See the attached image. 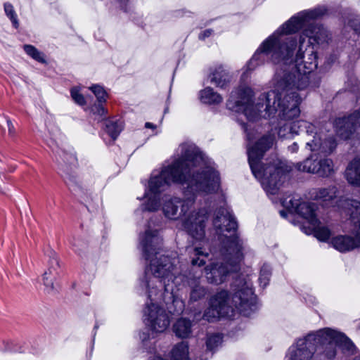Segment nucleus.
Listing matches in <instances>:
<instances>
[{"instance_id": "obj_14", "label": "nucleus", "mask_w": 360, "mask_h": 360, "mask_svg": "<svg viewBox=\"0 0 360 360\" xmlns=\"http://www.w3.org/2000/svg\"><path fill=\"white\" fill-rule=\"evenodd\" d=\"M297 169L300 171L316 174L321 177L330 176L335 172L333 160L317 155H311L302 162L297 164Z\"/></svg>"}, {"instance_id": "obj_36", "label": "nucleus", "mask_w": 360, "mask_h": 360, "mask_svg": "<svg viewBox=\"0 0 360 360\" xmlns=\"http://www.w3.org/2000/svg\"><path fill=\"white\" fill-rule=\"evenodd\" d=\"M94 113L103 117L107 113V110L103 106L102 103H99L98 105L95 106L93 109Z\"/></svg>"}, {"instance_id": "obj_46", "label": "nucleus", "mask_w": 360, "mask_h": 360, "mask_svg": "<svg viewBox=\"0 0 360 360\" xmlns=\"http://www.w3.org/2000/svg\"><path fill=\"white\" fill-rule=\"evenodd\" d=\"M67 155H68L67 154H65L64 158H65V159H66V156H67Z\"/></svg>"}, {"instance_id": "obj_5", "label": "nucleus", "mask_w": 360, "mask_h": 360, "mask_svg": "<svg viewBox=\"0 0 360 360\" xmlns=\"http://www.w3.org/2000/svg\"><path fill=\"white\" fill-rule=\"evenodd\" d=\"M274 136L269 134L262 136L248 149V162L254 176L261 181L266 193L275 195L279 189L281 169L276 164L261 163L265 153L274 145Z\"/></svg>"}, {"instance_id": "obj_32", "label": "nucleus", "mask_w": 360, "mask_h": 360, "mask_svg": "<svg viewBox=\"0 0 360 360\" xmlns=\"http://www.w3.org/2000/svg\"><path fill=\"white\" fill-rule=\"evenodd\" d=\"M90 89L95 94L99 103H103L106 101L107 93L102 86L94 85L90 87Z\"/></svg>"}, {"instance_id": "obj_7", "label": "nucleus", "mask_w": 360, "mask_h": 360, "mask_svg": "<svg viewBox=\"0 0 360 360\" xmlns=\"http://www.w3.org/2000/svg\"><path fill=\"white\" fill-rule=\"evenodd\" d=\"M248 250L244 241L238 237L228 240L221 250L224 262H213L205 267L207 282L214 285L224 283L231 272L238 270V264Z\"/></svg>"}, {"instance_id": "obj_40", "label": "nucleus", "mask_w": 360, "mask_h": 360, "mask_svg": "<svg viewBox=\"0 0 360 360\" xmlns=\"http://www.w3.org/2000/svg\"><path fill=\"white\" fill-rule=\"evenodd\" d=\"M288 150L292 153H295L298 150V145L297 144V143H293L288 147Z\"/></svg>"}, {"instance_id": "obj_35", "label": "nucleus", "mask_w": 360, "mask_h": 360, "mask_svg": "<svg viewBox=\"0 0 360 360\" xmlns=\"http://www.w3.org/2000/svg\"><path fill=\"white\" fill-rule=\"evenodd\" d=\"M71 96L74 101L79 105H84L86 103L84 96L79 93L77 88H72L70 91Z\"/></svg>"}, {"instance_id": "obj_23", "label": "nucleus", "mask_w": 360, "mask_h": 360, "mask_svg": "<svg viewBox=\"0 0 360 360\" xmlns=\"http://www.w3.org/2000/svg\"><path fill=\"white\" fill-rule=\"evenodd\" d=\"M188 251L193 266H202L205 264L208 253L203 251L202 248H190Z\"/></svg>"}, {"instance_id": "obj_31", "label": "nucleus", "mask_w": 360, "mask_h": 360, "mask_svg": "<svg viewBox=\"0 0 360 360\" xmlns=\"http://www.w3.org/2000/svg\"><path fill=\"white\" fill-rule=\"evenodd\" d=\"M4 11L6 15L10 18L13 26L17 28L18 27V20L15 11H14L13 6L10 3L4 4Z\"/></svg>"}, {"instance_id": "obj_1", "label": "nucleus", "mask_w": 360, "mask_h": 360, "mask_svg": "<svg viewBox=\"0 0 360 360\" xmlns=\"http://www.w3.org/2000/svg\"><path fill=\"white\" fill-rule=\"evenodd\" d=\"M326 11L324 6H319L292 17L262 43L247 64V71L265 62L281 65L275 74L274 89L266 98L269 108L271 103H278L283 116L292 117L300 113L302 98L297 91L320 85V78L313 73L318 66L314 45L327 42L329 37L328 31L314 20Z\"/></svg>"}, {"instance_id": "obj_39", "label": "nucleus", "mask_w": 360, "mask_h": 360, "mask_svg": "<svg viewBox=\"0 0 360 360\" xmlns=\"http://www.w3.org/2000/svg\"><path fill=\"white\" fill-rule=\"evenodd\" d=\"M213 33V30L212 29H207V30H205L204 31H202L200 34H199V39H201V40H204L205 39L210 37Z\"/></svg>"}, {"instance_id": "obj_20", "label": "nucleus", "mask_w": 360, "mask_h": 360, "mask_svg": "<svg viewBox=\"0 0 360 360\" xmlns=\"http://www.w3.org/2000/svg\"><path fill=\"white\" fill-rule=\"evenodd\" d=\"M345 177L349 184L360 187V156L354 158L349 162L345 172Z\"/></svg>"}, {"instance_id": "obj_12", "label": "nucleus", "mask_w": 360, "mask_h": 360, "mask_svg": "<svg viewBox=\"0 0 360 360\" xmlns=\"http://www.w3.org/2000/svg\"><path fill=\"white\" fill-rule=\"evenodd\" d=\"M233 314V309L230 305L229 294L221 290L210 300L209 307L203 314V319L208 322H214L220 317H230Z\"/></svg>"}, {"instance_id": "obj_8", "label": "nucleus", "mask_w": 360, "mask_h": 360, "mask_svg": "<svg viewBox=\"0 0 360 360\" xmlns=\"http://www.w3.org/2000/svg\"><path fill=\"white\" fill-rule=\"evenodd\" d=\"M158 281L153 279V275L151 274L150 266L146 270V285L148 289V297L150 300V304H147L144 309V317L146 324L156 333L164 332L169 325V318L164 308L159 306L156 302L162 300L167 303L169 295L165 293L164 286L160 287Z\"/></svg>"}, {"instance_id": "obj_34", "label": "nucleus", "mask_w": 360, "mask_h": 360, "mask_svg": "<svg viewBox=\"0 0 360 360\" xmlns=\"http://www.w3.org/2000/svg\"><path fill=\"white\" fill-rule=\"evenodd\" d=\"M271 276V271L269 269V266L266 265H264L260 271V275L259 278V281L260 285L264 288L266 287L268 283Z\"/></svg>"}, {"instance_id": "obj_26", "label": "nucleus", "mask_w": 360, "mask_h": 360, "mask_svg": "<svg viewBox=\"0 0 360 360\" xmlns=\"http://www.w3.org/2000/svg\"><path fill=\"white\" fill-rule=\"evenodd\" d=\"M122 129V122L119 120H108L105 122V130L107 134L115 140Z\"/></svg>"}, {"instance_id": "obj_41", "label": "nucleus", "mask_w": 360, "mask_h": 360, "mask_svg": "<svg viewBox=\"0 0 360 360\" xmlns=\"http://www.w3.org/2000/svg\"><path fill=\"white\" fill-rule=\"evenodd\" d=\"M145 127L146 128H150V129H155L156 128V126L155 124H153V123H150V122H146L145 124Z\"/></svg>"}, {"instance_id": "obj_29", "label": "nucleus", "mask_w": 360, "mask_h": 360, "mask_svg": "<svg viewBox=\"0 0 360 360\" xmlns=\"http://www.w3.org/2000/svg\"><path fill=\"white\" fill-rule=\"evenodd\" d=\"M302 202H300V198H296L295 197H288L285 198L282 201V205L283 207H286L288 210H289L290 212H297L300 205H301Z\"/></svg>"}, {"instance_id": "obj_25", "label": "nucleus", "mask_w": 360, "mask_h": 360, "mask_svg": "<svg viewBox=\"0 0 360 360\" xmlns=\"http://www.w3.org/2000/svg\"><path fill=\"white\" fill-rule=\"evenodd\" d=\"M337 188L335 186H330L329 188H321L315 189L312 195L316 200H321L323 202L332 200L336 197Z\"/></svg>"}, {"instance_id": "obj_37", "label": "nucleus", "mask_w": 360, "mask_h": 360, "mask_svg": "<svg viewBox=\"0 0 360 360\" xmlns=\"http://www.w3.org/2000/svg\"><path fill=\"white\" fill-rule=\"evenodd\" d=\"M8 134L11 136H14L15 134V129L14 125L13 124L11 120L9 118L6 119Z\"/></svg>"}, {"instance_id": "obj_6", "label": "nucleus", "mask_w": 360, "mask_h": 360, "mask_svg": "<svg viewBox=\"0 0 360 360\" xmlns=\"http://www.w3.org/2000/svg\"><path fill=\"white\" fill-rule=\"evenodd\" d=\"M271 91L266 94H262L259 98V101L255 105L252 101L253 96L252 90L248 86H240L231 91L229 98L226 102V106L232 111L243 113L250 121L256 120L262 112V109L265 111L264 117H266V115L268 117H277L282 120H292L300 115L299 114L292 117L283 116L281 113V112L277 109L278 103L275 104V111L273 110L274 105L272 103L269 109V102L266 97Z\"/></svg>"}, {"instance_id": "obj_9", "label": "nucleus", "mask_w": 360, "mask_h": 360, "mask_svg": "<svg viewBox=\"0 0 360 360\" xmlns=\"http://www.w3.org/2000/svg\"><path fill=\"white\" fill-rule=\"evenodd\" d=\"M184 163L177 159L172 164L162 168L160 173L152 174L148 182V191L146 193L148 200L144 205V210H157L160 207L157 195L165 191L172 183L181 184L185 181L187 169L184 167Z\"/></svg>"}, {"instance_id": "obj_10", "label": "nucleus", "mask_w": 360, "mask_h": 360, "mask_svg": "<svg viewBox=\"0 0 360 360\" xmlns=\"http://www.w3.org/2000/svg\"><path fill=\"white\" fill-rule=\"evenodd\" d=\"M343 205L348 210L351 219L355 224L356 237L339 235L333 238L330 243L338 251L347 252L360 247V201L346 199Z\"/></svg>"}, {"instance_id": "obj_16", "label": "nucleus", "mask_w": 360, "mask_h": 360, "mask_svg": "<svg viewBox=\"0 0 360 360\" xmlns=\"http://www.w3.org/2000/svg\"><path fill=\"white\" fill-rule=\"evenodd\" d=\"M337 134L342 139H347L360 127V108L347 117H338L334 122Z\"/></svg>"}, {"instance_id": "obj_18", "label": "nucleus", "mask_w": 360, "mask_h": 360, "mask_svg": "<svg viewBox=\"0 0 360 360\" xmlns=\"http://www.w3.org/2000/svg\"><path fill=\"white\" fill-rule=\"evenodd\" d=\"M49 268L43 274V281L46 290L51 292L54 290V282L58 276L59 262L57 254L52 250L49 252Z\"/></svg>"}, {"instance_id": "obj_21", "label": "nucleus", "mask_w": 360, "mask_h": 360, "mask_svg": "<svg viewBox=\"0 0 360 360\" xmlns=\"http://www.w3.org/2000/svg\"><path fill=\"white\" fill-rule=\"evenodd\" d=\"M316 209L317 206L313 202H302L296 213L305 219L311 226H314L318 224Z\"/></svg>"}, {"instance_id": "obj_4", "label": "nucleus", "mask_w": 360, "mask_h": 360, "mask_svg": "<svg viewBox=\"0 0 360 360\" xmlns=\"http://www.w3.org/2000/svg\"><path fill=\"white\" fill-rule=\"evenodd\" d=\"M337 347L347 354H353L356 350L354 343L344 333L325 328L298 340L296 346L289 349L288 360H311L315 352L317 360H333L337 354Z\"/></svg>"}, {"instance_id": "obj_27", "label": "nucleus", "mask_w": 360, "mask_h": 360, "mask_svg": "<svg viewBox=\"0 0 360 360\" xmlns=\"http://www.w3.org/2000/svg\"><path fill=\"white\" fill-rule=\"evenodd\" d=\"M311 228L316 238L321 241H326L330 237V230L327 226H320V221L319 220L317 225L311 226Z\"/></svg>"}, {"instance_id": "obj_24", "label": "nucleus", "mask_w": 360, "mask_h": 360, "mask_svg": "<svg viewBox=\"0 0 360 360\" xmlns=\"http://www.w3.org/2000/svg\"><path fill=\"white\" fill-rule=\"evenodd\" d=\"M200 98L202 103L207 104H219L223 98L211 87H206L200 92Z\"/></svg>"}, {"instance_id": "obj_33", "label": "nucleus", "mask_w": 360, "mask_h": 360, "mask_svg": "<svg viewBox=\"0 0 360 360\" xmlns=\"http://www.w3.org/2000/svg\"><path fill=\"white\" fill-rule=\"evenodd\" d=\"M72 250L79 255H82L87 248V243L79 238H74L72 242Z\"/></svg>"}, {"instance_id": "obj_30", "label": "nucleus", "mask_w": 360, "mask_h": 360, "mask_svg": "<svg viewBox=\"0 0 360 360\" xmlns=\"http://www.w3.org/2000/svg\"><path fill=\"white\" fill-rule=\"evenodd\" d=\"M222 338V335L219 333L209 335L206 342L207 349L214 350L221 343Z\"/></svg>"}, {"instance_id": "obj_22", "label": "nucleus", "mask_w": 360, "mask_h": 360, "mask_svg": "<svg viewBox=\"0 0 360 360\" xmlns=\"http://www.w3.org/2000/svg\"><path fill=\"white\" fill-rule=\"evenodd\" d=\"M192 323L184 318L178 319L173 326V331L175 335L181 338H186L191 334Z\"/></svg>"}, {"instance_id": "obj_11", "label": "nucleus", "mask_w": 360, "mask_h": 360, "mask_svg": "<svg viewBox=\"0 0 360 360\" xmlns=\"http://www.w3.org/2000/svg\"><path fill=\"white\" fill-rule=\"evenodd\" d=\"M213 225L219 239L222 240V248L226 244L228 240L232 238L238 237L240 240L235 233L238 228L237 221L229 208L221 207L216 211Z\"/></svg>"}, {"instance_id": "obj_43", "label": "nucleus", "mask_w": 360, "mask_h": 360, "mask_svg": "<svg viewBox=\"0 0 360 360\" xmlns=\"http://www.w3.org/2000/svg\"><path fill=\"white\" fill-rule=\"evenodd\" d=\"M354 360H360V355L356 356Z\"/></svg>"}, {"instance_id": "obj_45", "label": "nucleus", "mask_w": 360, "mask_h": 360, "mask_svg": "<svg viewBox=\"0 0 360 360\" xmlns=\"http://www.w3.org/2000/svg\"><path fill=\"white\" fill-rule=\"evenodd\" d=\"M67 155H68L67 154H65L64 158H65V159H66V156H67Z\"/></svg>"}, {"instance_id": "obj_13", "label": "nucleus", "mask_w": 360, "mask_h": 360, "mask_svg": "<svg viewBox=\"0 0 360 360\" xmlns=\"http://www.w3.org/2000/svg\"><path fill=\"white\" fill-rule=\"evenodd\" d=\"M240 283L241 285H238L232 297V303L240 314L249 316L257 309V299L250 283L245 281L242 283L240 281Z\"/></svg>"}, {"instance_id": "obj_19", "label": "nucleus", "mask_w": 360, "mask_h": 360, "mask_svg": "<svg viewBox=\"0 0 360 360\" xmlns=\"http://www.w3.org/2000/svg\"><path fill=\"white\" fill-rule=\"evenodd\" d=\"M209 79L216 86L224 89L230 83L231 76L224 67L219 65L210 70Z\"/></svg>"}, {"instance_id": "obj_2", "label": "nucleus", "mask_w": 360, "mask_h": 360, "mask_svg": "<svg viewBox=\"0 0 360 360\" xmlns=\"http://www.w3.org/2000/svg\"><path fill=\"white\" fill-rule=\"evenodd\" d=\"M180 149L181 155L178 160L185 162L184 167L187 169L186 180L181 184H186L184 191L186 198H167L162 210L167 219H181L184 228L193 239L204 241L208 214L205 209L193 210L195 197L198 193L216 192L219 187V173L210 165L195 146L182 144Z\"/></svg>"}, {"instance_id": "obj_15", "label": "nucleus", "mask_w": 360, "mask_h": 360, "mask_svg": "<svg viewBox=\"0 0 360 360\" xmlns=\"http://www.w3.org/2000/svg\"><path fill=\"white\" fill-rule=\"evenodd\" d=\"M311 137L312 139L307 141V146L311 151H319L326 155H330L336 148V140L332 135H326L322 132L318 133L314 130Z\"/></svg>"}, {"instance_id": "obj_42", "label": "nucleus", "mask_w": 360, "mask_h": 360, "mask_svg": "<svg viewBox=\"0 0 360 360\" xmlns=\"http://www.w3.org/2000/svg\"><path fill=\"white\" fill-rule=\"evenodd\" d=\"M280 214H281V217H286V216H287V213H286V212H285V211H284V210H281V211H280Z\"/></svg>"}, {"instance_id": "obj_3", "label": "nucleus", "mask_w": 360, "mask_h": 360, "mask_svg": "<svg viewBox=\"0 0 360 360\" xmlns=\"http://www.w3.org/2000/svg\"><path fill=\"white\" fill-rule=\"evenodd\" d=\"M140 240L145 259H151L150 270L153 275V279L158 280L160 278L161 281H158V283L160 287L164 286L165 292L169 295V300L174 298V285L177 290L181 286L189 288V303L200 301L210 294L208 288L201 284V273L197 274L190 271L188 274L176 275V269L168 257L161 255L156 259H152L153 255L159 253L162 241L158 230L147 229Z\"/></svg>"}, {"instance_id": "obj_38", "label": "nucleus", "mask_w": 360, "mask_h": 360, "mask_svg": "<svg viewBox=\"0 0 360 360\" xmlns=\"http://www.w3.org/2000/svg\"><path fill=\"white\" fill-rule=\"evenodd\" d=\"M67 184L68 185V186L70 187V188L72 191H75V192H77V190L79 189V186L75 182V181L73 179H72L71 178H70L67 181H66Z\"/></svg>"}, {"instance_id": "obj_17", "label": "nucleus", "mask_w": 360, "mask_h": 360, "mask_svg": "<svg viewBox=\"0 0 360 360\" xmlns=\"http://www.w3.org/2000/svg\"><path fill=\"white\" fill-rule=\"evenodd\" d=\"M279 125L278 135L279 137L284 139L292 138L295 135L298 134L299 131H301L302 129H305L308 136L311 137L316 129V127L314 124L303 120L296 122L285 121L283 124L280 123Z\"/></svg>"}, {"instance_id": "obj_28", "label": "nucleus", "mask_w": 360, "mask_h": 360, "mask_svg": "<svg viewBox=\"0 0 360 360\" xmlns=\"http://www.w3.org/2000/svg\"><path fill=\"white\" fill-rule=\"evenodd\" d=\"M23 49L25 53L33 59L42 63H46L43 53L39 51L34 46L27 44L24 46Z\"/></svg>"}, {"instance_id": "obj_44", "label": "nucleus", "mask_w": 360, "mask_h": 360, "mask_svg": "<svg viewBox=\"0 0 360 360\" xmlns=\"http://www.w3.org/2000/svg\"><path fill=\"white\" fill-rule=\"evenodd\" d=\"M56 161L58 162L59 163H60V160H59V159L58 158H56Z\"/></svg>"}]
</instances>
